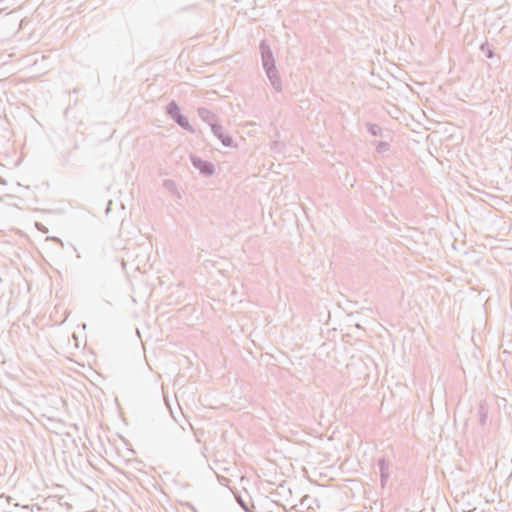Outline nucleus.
Instances as JSON below:
<instances>
[{"mask_svg": "<svg viewBox=\"0 0 512 512\" xmlns=\"http://www.w3.org/2000/svg\"><path fill=\"white\" fill-rule=\"evenodd\" d=\"M260 52L262 59V66L266 73L267 78L270 81L272 87L280 92L282 90V82L279 77L278 69L275 64L274 56L269 45L265 41L260 43Z\"/></svg>", "mask_w": 512, "mask_h": 512, "instance_id": "obj_1", "label": "nucleus"}, {"mask_svg": "<svg viewBox=\"0 0 512 512\" xmlns=\"http://www.w3.org/2000/svg\"><path fill=\"white\" fill-rule=\"evenodd\" d=\"M166 112L182 129L189 132L194 131L188 118L181 113L179 105L174 100L168 103L166 106Z\"/></svg>", "mask_w": 512, "mask_h": 512, "instance_id": "obj_2", "label": "nucleus"}, {"mask_svg": "<svg viewBox=\"0 0 512 512\" xmlns=\"http://www.w3.org/2000/svg\"><path fill=\"white\" fill-rule=\"evenodd\" d=\"M191 159V162H192V165L198 169L200 171L201 174H203L204 176H211L215 169H214V165L207 161V160H203L202 158L196 156V155H191L190 157Z\"/></svg>", "mask_w": 512, "mask_h": 512, "instance_id": "obj_3", "label": "nucleus"}, {"mask_svg": "<svg viewBox=\"0 0 512 512\" xmlns=\"http://www.w3.org/2000/svg\"><path fill=\"white\" fill-rule=\"evenodd\" d=\"M57 503L56 497L51 495H40L34 496V507L37 508V512H47L50 505Z\"/></svg>", "mask_w": 512, "mask_h": 512, "instance_id": "obj_4", "label": "nucleus"}, {"mask_svg": "<svg viewBox=\"0 0 512 512\" xmlns=\"http://www.w3.org/2000/svg\"><path fill=\"white\" fill-rule=\"evenodd\" d=\"M212 132L221 141L223 146L233 147L234 141L232 136L224 131V128L221 124L212 125Z\"/></svg>", "mask_w": 512, "mask_h": 512, "instance_id": "obj_5", "label": "nucleus"}, {"mask_svg": "<svg viewBox=\"0 0 512 512\" xmlns=\"http://www.w3.org/2000/svg\"><path fill=\"white\" fill-rule=\"evenodd\" d=\"M39 57L41 58V61L43 62V66L39 67L37 69H34V78L38 76L44 75L49 67H50V56L49 55H39L38 52L34 51V68L38 65Z\"/></svg>", "mask_w": 512, "mask_h": 512, "instance_id": "obj_6", "label": "nucleus"}, {"mask_svg": "<svg viewBox=\"0 0 512 512\" xmlns=\"http://www.w3.org/2000/svg\"><path fill=\"white\" fill-rule=\"evenodd\" d=\"M197 113H198L199 118L202 121L206 122L211 128H212V125H214V124H220L217 121V116L212 111H210L209 109H207L205 107L198 108Z\"/></svg>", "mask_w": 512, "mask_h": 512, "instance_id": "obj_7", "label": "nucleus"}, {"mask_svg": "<svg viewBox=\"0 0 512 512\" xmlns=\"http://www.w3.org/2000/svg\"><path fill=\"white\" fill-rule=\"evenodd\" d=\"M378 468L380 472L381 484L384 486L389 478V462L385 458H380L378 460Z\"/></svg>", "mask_w": 512, "mask_h": 512, "instance_id": "obj_8", "label": "nucleus"}, {"mask_svg": "<svg viewBox=\"0 0 512 512\" xmlns=\"http://www.w3.org/2000/svg\"><path fill=\"white\" fill-rule=\"evenodd\" d=\"M368 132L375 137H382V128L378 124L367 123L366 124Z\"/></svg>", "mask_w": 512, "mask_h": 512, "instance_id": "obj_9", "label": "nucleus"}, {"mask_svg": "<svg viewBox=\"0 0 512 512\" xmlns=\"http://www.w3.org/2000/svg\"><path fill=\"white\" fill-rule=\"evenodd\" d=\"M34 398L36 399L34 401V404H36L38 406H42L44 404V402L46 401V395H44V394L39 395L38 393L34 392Z\"/></svg>", "mask_w": 512, "mask_h": 512, "instance_id": "obj_10", "label": "nucleus"}, {"mask_svg": "<svg viewBox=\"0 0 512 512\" xmlns=\"http://www.w3.org/2000/svg\"><path fill=\"white\" fill-rule=\"evenodd\" d=\"M481 50L485 53L486 57L487 58H493L494 57V53L493 51L488 47L487 44H482L481 45Z\"/></svg>", "mask_w": 512, "mask_h": 512, "instance_id": "obj_11", "label": "nucleus"}, {"mask_svg": "<svg viewBox=\"0 0 512 512\" xmlns=\"http://www.w3.org/2000/svg\"><path fill=\"white\" fill-rule=\"evenodd\" d=\"M389 149V144L388 142H384V141H381L378 143V145L376 146V150L377 152H384V151H387Z\"/></svg>", "mask_w": 512, "mask_h": 512, "instance_id": "obj_12", "label": "nucleus"}, {"mask_svg": "<svg viewBox=\"0 0 512 512\" xmlns=\"http://www.w3.org/2000/svg\"><path fill=\"white\" fill-rule=\"evenodd\" d=\"M34 227H36L39 231H41L43 233H47L48 232V229L44 225L39 223V222H34Z\"/></svg>", "mask_w": 512, "mask_h": 512, "instance_id": "obj_13", "label": "nucleus"}, {"mask_svg": "<svg viewBox=\"0 0 512 512\" xmlns=\"http://www.w3.org/2000/svg\"><path fill=\"white\" fill-rule=\"evenodd\" d=\"M282 146H283L282 143L275 141V142H273L272 149L276 150V151H280Z\"/></svg>", "mask_w": 512, "mask_h": 512, "instance_id": "obj_14", "label": "nucleus"}, {"mask_svg": "<svg viewBox=\"0 0 512 512\" xmlns=\"http://www.w3.org/2000/svg\"><path fill=\"white\" fill-rule=\"evenodd\" d=\"M48 396L50 397L51 402H56L58 400V397L53 393H49Z\"/></svg>", "mask_w": 512, "mask_h": 512, "instance_id": "obj_15", "label": "nucleus"}, {"mask_svg": "<svg viewBox=\"0 0 512 512\" xmlns=\"http://www.w3.org/2000/svg\"><path fill=\"white\" fill-rule=\"evenodd\" d=\"M165 186L170 189L172 186H174V183L170 180H166L165 181Z\"/></svg>", "mask_w": 512, "mask_h": 512, "instance_id": "obj_16", "label": "nucleus"}, {"mask_svg": "<svg viewBox=\"0 0 512 512\" xmlns=\"http://www.w3.org/2000/svg\"><path fill=\"white\" fill-rule=\"evenodd\" d=\"M485 421H486V414L482 413L481 418H480V422H481V424H484Z\"/></svg>", "mask_w": 512, "mask_h": 512, "instance_id": "obj_17", "label": "nucleus"}]
</instances>
